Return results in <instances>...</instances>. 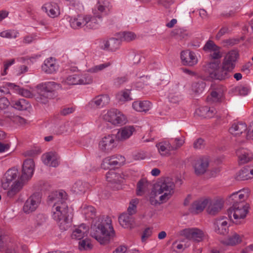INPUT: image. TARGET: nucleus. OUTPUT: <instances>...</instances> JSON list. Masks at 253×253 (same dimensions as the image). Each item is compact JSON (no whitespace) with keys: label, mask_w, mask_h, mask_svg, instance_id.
<instances>
[{"label":"nucleus","mask_w":253,"mask_h":253,"mask_svg":"<svg viewBox=\"0 0 253 253\" xmlns=\"http://www.w3.org/2000/svg\"><path fill=\"white\" fill-rule=\"evenodd\" d=\"M67 195L64 191H55L48 196V201L53 203V218L59 223L61 230H66L69 227L68 207L65 202Z\"/></svg>","instance_id":"nucleus-1"},{"label":"nucleus","mask_w":253,"mask_h":253,"mask_svg":"<svg viewBox=\"0 0 253 253\" xmlns=\"http://www.w3.org/2000/svg\"><path fill=\"white\" fill-rule=\"evenodd\" d=\"M90 235L101 245L109 244L115 236L111 218L108 216H102L94 220L91 226Z\"/></svg>","instance_id":"nucleus-2"},{"label":"nucleus","mask_w":253,"mask_h":253,"mask_svg":"<svg viewBox=\"0 0 253 253\" xmlns=\"http://www.w3.org/2000/svg\"><path fill=\"white\" fill-rule=\"evenodd\" d=\"M111 6L107 0H99L92 9L93 16L84 15V26L88 29L97 28L102 16L109 13Z\"/></svg>","instance_id":"nucleus-3"},{"label":"nucleus","mask_w":253,"mask_h":253,"mask_svg":"<svg viewBox=\"0 0 253 253\" xmlns=\"http://www.w3.org/2000/svg\"><path fill=\"white\" fill-rule=\"evenodd\" d=\"M249 208L246 202L233 203L227 211L229 218L236 225L244 224L249 212Z\"/></svg>","instance_id":"nucleus-4"},{"label":"nucleus","mask_w":253,"mask_h":253,"mask_svg":"<svg viewBox=\"0 0 253 253\" xmlns=\"http://www.w3.org/2000/svg\"><path fill=\"white\" fill-rule=\"evenodd\" d=\"M239 53L236 50L229 51L225 56L222 62V73L216 77L219 79H226L230 77L231 73L235 67L236 62L239 57Z\"/></svg>","instance_id":"nucleus-5"},{"label":"nucleus","mask_w":253,"mask_h":253,"mask_svg":"<svg viewBox=\"0 0 253 253\" xmlns=\"http://www.w3.org/2000/svg\"><path fill=\"white\" fill-rule=\"evenodd\" d=\"M160 188L156 192V194H162L159 199L161 203L166 202L174 193L175 185L170 178L167 177L159 184Z\"/></svg>","instance_id":"nucleus-6"},{"label":"nucleus","mask_w":253,"mask_h":253,"mask_svg":"<svg viewBox=\"0 0 253 253\" xmlns=\"http://www.w3.org/2000/svg\"><path fill=\"white\" fill-rule=\"evenodd\" d=\"M103 119L115 126L126 124L128 120L122 112H107L103 115Z\"/></svg>","instance_id":"nucleus-7"},{"label":"nucleus","mask_w":253,"mask_h":253,"mask_svg":"<svg viewBox=\"0 0 253 253\" xmlns=\"http://www.w3.org/2000/svg\"><path fill=\"white\" fill-rule=\"evenodd\" d=\"M180 235L186 239L199 243L204 240L206 234L202 230L197 228H188L180 231Z\"/></svg>","instance_id":"nucleus-8"},{"label":"nucleus","mask_w":253,"mask_h":253,"mask_svg":"<svg viewBox=\"0 0 253 253\" xmlns=\"http://www.w3.org/2000/svg\"><path fill=\"white\" fill-rule=\"evenodd\" d=\"M117 143L112 135L103 137L99 141L98 148L100 151L105 153H109L117 147Z\"/></svg>","instance_id":"nucleus-9"},{"label":"nucleus","mask_w":253,"mask_h":253,"mask_svg":"<svg viewBox=\"0 0 253 253\" xmlns=\"http://www.w3.org/2000/svg\"><path fill=\"white\" fill-rule=\"evenodd\" d=\"M110 99L107 94H101L95 97L87 104V109H101L109 103Z\"/></svg>","instance_id":"nucleus-10"},{"label":"nucleus","mask_w":253,"mask_h":253,"mask_svg":"<svg viewBox=\"0 0 253 253\" xmlns=\"http://www.w3.org/2000/svg\"><path fill=\"white\" fill-rule=\"evenodd\" d=\"M41 203V197L39 193H35L31 195L25 202L23 207V211L25 213H30L38 207Z\"/></svg>","instance_id":"nucleus-11"},{"label":"nucleus","mask_w":253,"mask_h":253,"mask_svg":"<svg viewBox=\"0 0 253 253\" xmlns=\"http://www.w3.org/2000/svg\"><path fill=\"white\" fill-rule=\"evenodd\" d=\"M213 225L214 231L217 234L225 235L229 230V219L225 216L219 217L214 220Z\"/></svg>","instance_id":"nucleus-12"},{"label":"nucleus","mask_w":253,"mask_h":253,"mask_svg":"<svg viewBox=\"0 0 253 253\" xmlns=\"http://www.w3.org/2000/svg\"><path fill=\"white\" fill-rule=\"evenodd\" d=\"M35 166L33 159H28L25 160L23 163L22 174L20 177L26 181H28L34 174Z\"/></svg>","instance_id":"nucleus-13"},{"label":"nucleus","mask_w":253,"mask_h":253,"mask_svg":"<svg viewBox=\"0 0 253 253\" xmlns=\"http://www.w3.org/2000/svg\"><path fill=\"white\" fill-rule=\"evenodd\" d=\"M125 158L121 155L113 156L105 158L101 164L104 169H108L115 166H120L124 164Z\"/></svg>","instance_id":"nucleus-14"},{"label":"nucleus","mask_w":253,"mask_h":253,"mask_svg":"<svg viewBox=\"0 0 253 253\" xmlns=\"http://www.w3.org/2000/svg\"><path fill=\"white\" fill-rule=\"evenodd\" d=\"M136 126H126L120 128L116 134V138L120 141L128 139L136 132Z\"/></svg>","instance_id":"nucleus-15"},{"label":"nucleus","mask_w":253,"mask_h":253,"mask_svg":"<svg viewBox=\"0 0 253 253\" xmlns=\"http://www.w3.org/2000/svg\"><path fill=\"white\" fill-rule=\"evenodd\" d=\"M20 177L17 169H8L5 173L2 180V186L3 188L4 189H7L11 183L17 180V179Z\"/></svg>","instance_id":"nucleus-16"},{"label":"nucleus","mask_w":253,"mask_h":253,"mask_svg":"<svg viewBox=\"0 0 253 253\" xmlns=\"http://www.w3.org/2000/svg\"><path fill=\"white\" fill-rule=\"evenodd\" d=\"M180 58L184 65L193 66L198 63V58L193 51L186 50L181 51Z\"/></svg>","instance_id":"nucleus-17"},{"label":"nucleus","mask_w":253,"mask_h":253,"mask_svg":"<svg viewBox=\"0 0 253 253\" xmlns=\"http://www.w3.org/2000/svg\"><path fill=\"white\" fill-rule=\"evenodd\" d=\"M209 165V160L207 158L200 157L195 159L193 164L195 174L197 175L204 174L206 171Z\"/></svg>","instance_id":"nucleus-18"},{"label":"nucleus","mask_w":253,"mask_h":253,"mask_svg":"<svg viewBox=\"0 0 253 253\" xmlns=\"http://www.w3.org/2000/svg\"><path fill=\"white\" fill-rule=\"evenodd\" d=\"M129 78L136 80V82L133 83L132 87L137 90L142 89L146 84L144 80L146 79V77L142 74V72L138 71L137 69L134 70L133 73L130 74Z\"/></svg>","instance_id":"nucleus-19"},{"label":"nucleus","mask_w":253,"mask_h":253,"mask_svg":"<svg viewBox=\"0 0 253 253\" xmlns=\"http://www.w3.org/2000/svg\"><path fill=\"white\" fill-rule=\"evenodd\" d=\"M61 87V86L60 84L54 82L42 83L37 85L38 90L43 91L49 95H53V97L55 95L54 91Z\"/></svg>","instance_id":"nucleus-20"},{"label":"nucleus","mask_w":253,"mask_h":253,"mask_svg":"<svg viewBox=\"0 0 253 253\" xmlns=\"http://www.w3.org/2000/svg\"><path fill=\"white\" fill-rule=\"evenodd\" d=\"M243 235L236 232L231 233L226 239L221 241V243L227 246H235L242 242Z\"/></svg>","instance_id":"nucleus-21"},{"label":"nucleus","mask_w":253,"mask_h":253,"mask_svg":"<svg viewBox=\"0 0 253 253\" xmlns=\"http://www.w3.org/2000/svg\"><path fill=\"white\" fill-rule=\"evenodd\" d=\"M26 182L24 179H22L21 177H19L17 179V180L11 183V185L7 192V196L10 198L14 197L21 191Z\"/></svg>","instance_id":"nucleus-22"},{"label":"nucleus","mask_w":253,"mask_h":253,"mask_svg":"<svg viewBox=\"0 0 253 253\" xmlns=\"http://www.w3.org/2000/svg\"><path fill=\"white\" fill-rule=\"evenodd\" d=\"M42 9L51 18L57 17L60 14L59 7L56 3L47 2L42 6Z\"/></svg>","instance_id":"nucleus-23"},{"label":"nucleus","mask_w":253,"mask_h":253,"mask_svg":"<svg viewBox=\"0 0 253 253\" xmlns=\"http://www.w3.org/2000/svg\"><path fill=\"white\" fill-rule=\"evenodd\" d=\"M159 153L162 156H169L174 151V147L168 141H164L157 144Z\"/></svg>","instance_id":"nucleus-24"},{"label":"nucleus","mask_w":253,"mask_h":253,"mask_svg":"<svg viewBox=\"0 0 253 253\" xmlns=\"http://www.w3.org/2000/svg\"><path fill=\"white\" fill-rule=\"evenodd\" d=\"M89 229V226L85 224H82L73 231L71 237L72 239L81 240L87 235Z\"/></svg>","instance_id":"nucleus-25"},{"label":"nucleus","mask_w":253,"mask_h":253,"mask_svg":"<svg viewBox=\"0 0 253 253\" xmlns=\"http://www.w3.org/2000/svg\"><path fill=\"white\" fill-rule=\"evenodd\" d=\"M43 163L49 167H56L59 164V157L55 152H50L42 156Z\"/></svg>","instance_id":"nucleus-26"},{"label":"nucleus","mask_w":253,"mask_h":253,"mask_svg":"<svg viewBox=\"0 0 253 253\" xmlns=\"http://www.w3.org/2000/svg\"><path fill=\"white\" fill-rule=\"evenodd\" d=\"M67 19L71 27L73 29H79L84 26V15H78L74 16H68Z\"/></svg>","instance_id":"nucleus-27"},{"label":"nucleus","mask_w":253,"mask_h":253,"mask_svg":"<svg viewBox=\"0 0 253 253\" xmlns=\"http://www.w3.org/2000/svg\"><path fill=\"white\" fill-rule=\"evenodd\" d=\"M208 71L210 76L214 79L222 80L224 79L216 78L218 75L221 74L223 71V64L221 69L219 68V63L217 62H211L208 64Z\"/></svg>","instance_id":"nucleus-28"},{"label":"nucleus","mask_w":253,"mask_h":253,"mask_svg":"<svg viewBox=\"0 0 253 253\" xmlns=\"http://www.w3.org/2000/svg\"><path fill=\"white\" fill-rule=\"evenodd\" d=\"M250 190L249 189H243L237 192L233 193L230 197L231 200L234 203L246 202L245 201L249 197Z\"/></svg>","instance_id":"nucleus-29"},{"label":"nucleus","mask_w":253,"mask_h":253,"mask_svg":"<svg viewBox=\"0 0 253 253\" xmlns=\"http://www.w3.org/2000/svg\"><path fill=\"white\" fill-rule=\"evenodd\" d=\"M11 106L18 111H27L31 108V105L29 101L23 98L12 100Z\"/></svg>","instance_id":"nucleus-30"},{"label":"nucleus","mask_w":253,"mask_h":253,"mask_svg":"<svg viewBox=\"0 0 253 253\" xmlns=\"http://www.w3.org/2000/svg\"><path fill=\"white\" fill-rule=\"evenodd\" d=\"M236 154L238 158L239 162L241 164L250 162L253 157V155L250 150L244 148L237 150Z\"/></svg>","instance_id":"nucleus-31"},{"label":"nucleus","mask_w":253,"mask_h":253,"mask_svg":"<svg viewBox=\"0 0 253 253\" xmlns=\"http://www.w3.org/2000/svg\"><path fill=\"white\" fill-rule=\"evenodd\" d=\"M57 68L55 60L52 57L45 60L42 66V70L47 74L54 73Z\"/></svg>","instance_id":"nucleus-32"},{"label":"nucleus","mask_w":253,"mask_h":253,"mask_svg":"<svg viewBox=\"0 0 253 253\" xmlns=\"http://www.w3.org/2000/svg\"><path fill=\"white\" fill-rule=\"evenodd\" d=\"M119 221L121 225L125 228H131L134 225V218L126 213H124L119 216Z\"/></svg>","instance_id":"nucleus-33"},{"label":"nucleus","mask_w":253,"mask_h":253,"mask_svg":"<svg viewBox=\"0 0 253 253\" xmlns=\"http://www.w3.org/2000/svg\"><path fill=\"white\" fill-rule=\"evenodd\" d=\"M209 201L207 199L196 201L193 203L189 208V211L193 214L202 212L208 205Z\"/></svg>","instance_id":"nucleus-34"},{"label":"nucleus","mask_w":253,"mask_h":253,"mask_svg":"<svg viewBox=\"0 0 253 253\" xmlns=\"http://www.w3.org/2000/svg\"><path fill=\"white\" fill-rule=\"evenodd\" d=\"M82 212L86 219H92V224L94 220L97 219L98 217H102V216H98L95 218L96 210L93 207L91 206L83 205L82 207Z\"/></svg>","instance_id":"nucleus-35"},{"label":"nucleus","mask_w":253,"mask_h":253,"mask_svg":"<svg viewBox=\"0 0 253 253\" xmlns=\"http://www.w3.org/2000/svg\"><path fill=\"white\" fill-rule=\"evenodd\" d=\"M132 106L135 111H149L152 108L153 104L148 100H137L133 102Z\"/></svg>","instance_id":"nucleus-36"},{"label":"nucleus","mask_w":253,"mask_h":253,"mask_svg":"<svg viewBox=\"0 0 253 253\" xmlns=\"http://www.w3.org/2000/svg\"><path fill=\"white\" fill-rule=\"evenodd\" d=\"M247 129V125L243 123H237L232 124L229 129V132L235 136H239Z\"/></svg>","instance_id":"nucleus-37"},{"label":"nucleus","mask_w":253,"mask_h":253,"mask_svg":"<svg viewBox=\"0 0 253 253\" xmlns=\"http://www.w3.org/2000/svg\"><path fill=\"white\" fill-rule=\"evenodd\" d=\"M223 207V204L221 201L214 200L210 202L207 212L211 215H215L219 212Z\"/></svg>","instance_id":"nucleus-38"},{"label":"nucleus","mask_w":253,"mask_h":253,"mask_svg":"<svg viewBox=\"0 0 253 253\" xmlns=\"http://www.w3.org/2000/svg\"><path fill=\"white\" fill-rule=\"evenodd\" d=\"M223 98L222 92L218 89L212 91L206 98V102L209 104L221 101Z\"/></svg>","instance_id":"nucleus-39"},{"label":"nucleus","mask_w":253,"mask_h":253,"mask_svg":"<svg viewBox=\"0 0 253 253\" xmlns=\"http://www.w3.org/2000/svg\"><path fill=\"white\" fill-rule=\"evenodd\" d=\"M89 72L83 71L79 72V84L80 85L89 84L92 83V76L89 73Z\"/></svg>","instance_id":"nucleus-40"},{"label":"nucleus","mask_w":253,"mask_h":253,"mask_svg":"<svg viewBox=\"0 0 253 253\" xmlns=\"http://www.w3.org/2000/svg\"><path fill=\"white\" fill-rule=\"evenodd\" d=\"M38 93L36 99L40 104L46 105L49 100L53 98V95H49L46 93L40 90H38Z\"/></svg>","instance_id":"nucleus-41"},{"label":"nucleus","mask_w":253,"mask_h":253,"mask_svg":"<svg viewBox=\"0 0 253 253\" xmlns=\"http://www.w3.org/2000/svg\"><path fill=\"white\" fill-rule=\"evenodd\" d=\"M117 37L121 41L128 42L135 39L136 36L133 32L125 31L117 33Z\"/></svg>","instance_id":"nucleus-42"},{"label":"nucleus","mask_w":253,"mask_h":253,"mask_svg":"<svg viewBox=\"0 0 253 253\" xmlns=\"http://www.w3.org/2000/svg\"><path fill=\"white\" fill-rule=\"evenodd\" d=\"M79 78V72L69 75L65 80L62 81V83L68 85H78L80 84Z\"/></svg>","instance_id":"nucleus-43"},{"label":"nucleus","mask_w":253,"mask_h":253,"mask_svg":"<svg viewBox=\"0 0 253 253\" xmlns=\"http://www.w3.org/2000/svg\"><path fill=\"white\" fill-rule=\"evenodd\" d=\"M5 113L6 114V116L9 117L12 121L16 124L24 125L27 123V121L25 119L21 116L13 114L12 112H5Z\"/></svg>","instance_id":"nucleus-44"},{"label":"nucleus","mask_w":253,"mask_h":253,"mask_svg":"<svg viewBox=\"0 0 253 253\" xmlns=\"http://www.w3.org/2000/svg\"><path fill=\"white\" fill-rule=\"evenodd\" d=\"M45 217L42 214H39L36 216L35 219L34 225L31 227V230L35 231L37 230L40 227L42 226L45 222Z\"/></svg>","instance_id":"nucleus-45"},{"label":"nucleus","mask_w":253,"mask_h":253,"mask_svg":"<svg viewBox=\"0 0 253 253\" xmlns=\"http://www.w3.org/2000/svg\"><path fill=\"white\" fill-rule=\"evenodd\" d=\"M130 91L128 89H125L120 91L116 95V98L120 101H126L130 100L132 99L130 97Z\"/></svg>","instance_id":"nucleus-46"},{"label":"nucleus","mask_w":253,"mask_h":253,"mask_svg":"<svg viewBox=\"0 0 253 253\" xmlns=\"http://www.w3.org/2000/svg\"><path fill=\"white\" fill-rule=\"evenodd\" d=\"M112 63L111 62H107L100 64L89 68L88 69V72H89L90 73H96L109 67L112 65Z\"/></svg>","instance_id":"nucleus-47"},{"label":"nucleus","mask_w":253,"mask_h":253,"mask_svg":"<svg viewBox=\"0 0 253 253\" xmlns=\"http://www.w3.org/2000/svg\"><path fill=\"white\" fill-rule=\"evenodd\" d=\"M206 86V84L203 82L194 83L192 85V90L196 94L202 93Z\"/></svg>","instance_id":"nucleus-48"},{"label":"nucleus","mask_w":253,"mask_h":253,"mask_svg":"<svg viewBox=\"0 0 253 253\" xmlns=\"http://www.w3.org/2000/svg\"><path fill=\"white\" fill-rule=\"evenodd\" d=\"M71 190L77 194L84 192L85 191V183L81 181H77L73 185Z\"/></svg>","instance_id":"nucleus-49"},{"label":"nucleus","mask_w":253,"mask_h":253,"mask_svg":"<svg viewBox=\"0 0 253 253\" xmlns=\"http://www.w3.org/2000/svg\"><path fill=\"white\" fill-rule=\"evenodd\" d=\"M236 179L238 180H245L250 179L248 167L244 168L237 173Z\"/></svg>","instance_id":"nucleus-50"},{"label":"nucleus","mask_w":253,"mask_h":253,"mask_svg":"<svg viewBox=\"0 0 253 253\" xmlns=\"http://www.w3.org/2000/svg\"><path fill=\"white\" fill-rule=\"evenodd\" d=\"M19 35V32L16 30H9L2 31L0 33V36L8 39H15Z\"/></svg>","instance_id":"nucleus-51"},{"label":"nucleus","mask_w":253,"mask_h":253,"mask_svg":"<svg viewBox=\"0 0 253 253\" xmlns=\"http://www.w3.org/2000/svg\"><path fill=\"white\" fill-rule=\"evenodd\" d=\"M79 248L80 250H90L92 248V245L91 243L90 240L85 239L79 242Z\"/></svg>","instance_id":"nucleus-52"},{"label":"nucleus","mask_w":253,"mask_h":253,"mask_svg":"<svg viewBox=\"0 0 253 253\" xmlns=\"http://www.w3.org/2000/svg\"><path fill=\"white\" fill-rule=\"evenodd\" d=\"M121 41L120 39L111 38L110 39V51H116L120 48Z\"/></svg>","instance_id":"nucleus-53"},{"label":"nucleus","mask_w":253,"mask_h":253,"mask_svg":"<svg viewBox=\"0 0 253 253\" xmlns=\"http://www.w3.org/2000/svg\"><path fill=\"white\" fill-rule=\"evenodd\" d=\"M138 203L139 201L137 199H133L129 202L127 208L128 214L132 215L136 212V208Z\"/></svg>","instance_id":"nucleus-54"},{"label":"nucleus","mask_w":253,"mask_h":253,"mask_svg":"<svg viewBox=\"0 0 253 253\" xmlns=\"http://www.w3.org/2000/svg\"><path fill=\"white\" fill-rule=\"evenodd\" d=\"M147 182L144 180H140L137 183V195L141 196L145 191L147 187Z\"/></svg>","instance_id":"nucleus-55"},{"label":"nucleus","mask_w":253,"mask_h":253,"mask_svg":"<svg viewBox=\"0 0 253 253\" xmlns=\"http://www.w3.org/2000/svg\"><path fill=\"white\" fill-rule=\"evenodd\" d=\"M214 112H195L194 117L197 119L211 118L214 115Z\"/></svg>","instance_id":"nucleus-56"},{"label":"nucleus","mask_w":253,"mask_h":253,"mask_svg":"<svg viewBox=\"0 0 253 253\" xmlns=\"http://www.w3.org/2000/svg\"><path fill=\"white\" fill-rule=\"evenodd\" d=\"M169 101L171 103H178L182 99L179 92L170 93L168 96Z\"/></svg>","instance_id":"nucleus-57"},{"label":"nucleus","mask_w":253,"mask_h":253,"mask_svg":"<svg viewBox=\"0 0 253 253\" xmlns=\"http://www.w3.org/2000/svg\"><path fill=\"white\" fill-rule=\"evenodd\" d=\"M106 179L111 182H117L119 178V174L113 170L108 171L106 175Z\"/></svg>","instance_id":"nucleus-58"},{"label":"nucleus","mask_w":253,"mask_h":253,"mask_svg":"<svg viewBox=\"0 0 253 253\" xmlns=\"http://www.w3.org/2000/svg\"><path fill=\"white\" fill-rule=\"evenodd\" d=\"M71 130V129L69 126V124L67 123L59 126L56 130V132L57 134H61L65 132H67Z\"/></svg>","instance_id":"nucleus-59"},{"label":"nucleus","mask_w":253,"mask_h":253,"mask_svg":"<svg viewBox=\"0 0 253 253\" xmlns=\"http://www.w3.org/2000/svg\"><path fill=\"white\" fill-rule=\"evenodd\" d=\"M250 90L249 86L245 85L238 86L237 88L239 94L241 96L247 95L250 92Z\"/></svg>","instance_id":"nucleus-60"},{"label":"nucleus","mask_w":253,"mask_h":253,"mask_svg":"<svg viewBox=\"0 0 253 253\" xmlns=\"http://www.w3.org/2000/svg\"><path fill=\"white\" fill-rule=\"evenodd\" d=\"M217 46H218L216 45L213 42L209 41L204 45L203 49L206 51L211 52L212 50H214L215 48L217 49Z\"/></svg>","instance_id":"nucleus-61"},{"label":"nucleus","mask_w":253,"mask_h":253,"mask_svg":"<svg viewBox=\"0 0 253 253\" xmlns=\"http://www.w3.org/2000/svg\"><path fill=\"white\" fill-rule=\"evenodd\" d=\"M11 103L5 97L0 98V110H5L8 108Z\"/></svg>","instance_id":"nucleus-62"},{"label":"nucleus","mask_w":253,"mask_h":253,"mask_svg":"<svg viewBox=\"0 0 253 253\" xmlns=\"http://www.w3.org/2000/svg\"><path fill=\"white\" fill-rule=\"evenodd\" d=\"M71 4L74 7L78 12H81L84 9L83 4L78 0H76L75 1H74Z\"/></svg>","instance_id":"nucleus-63"},{"label":"nucleus","mask_w":253,"mask_h":253,"mask_svg":"<svg viewBox=\"0 0 253 253\" xmlns=\"http://www.w3.org/2000/svg\"><path fill=\"white\" fill-rule=\"evenodd\" d=\"M152 229L150 228H147L143 232L141 236V240L144 242L148 238L151 236L152 234Z\"/></svg>","instance_id":"nucleus-64"}]
</instances>
